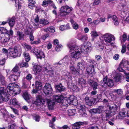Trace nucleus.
Masks as SVG:
<instances>
[{
	"mask_svg": "<svg viewBox=\"0 0 129 129\" xmlns=\"http://www.w3.org/2000/svg\"><path fill=\"white\" fill-rule=\"evenodd\" d=\"M73 8L68 6H62L61 8L60 15L62 16H64L68 15L72 11Z\"/></svg>",
	"mask_w": 129,
	"mask_h": 129,
	"instance_id": "20e7f679",
	"label": "nucleus"
},
{
	"mask_svg": "<svg viewBox=\"0 0 129 129\" xmlns=\"http://www.w3.org/2000/svg\"><path fill=\"white\" fill-rule=\"evenodd\" d=\"M69 68L71 72L73 74L76 76L79 75V70L78 69L76 68L73 65H70L69 66Z\"/></svg>",
	"mask_w": 129,
	"mask_h": 129,
	"instance_id": "a211bd4d",
	"label": "nucleus"
},
{
	"mask_svg": "<svg viewBox=\"0 0 129 129\" xmlns=\"http://www.w3.org/2000/svg\"><path fill=\"white\" fill-rule=\"evenodd\" d=\"M81 50L85 52L88 51L89 49V47L87 45H83L81 47Z\"/></svg>",
	"mask_w": 129,
	"mask_h": 129,
	"instance_id": "de8ad7c7",
	"label": "nucleus"
},
{
	"mask_svg": "<svg viewBox=\"0 0 129 129\" xmlns=\"http://www.w3.org/2000/svg\"><path fill=\"white\" fill-rule=\"evenodd\" d=\"M85 64V61L83 60H82L80 61L78 63L77 66L79 69L82 70L84 68Z\"/></svg>",
	"mask_w": 129,
	"mask_h": 129,
	"instance_id": "bb28decb",
	"label": "nucleus"
},
{
	"mask_svg": "<svg viewBox=\"0 0 129 129\" xmlns=\"http://www.w3.org/2000/svg\"><path fill=\"white\" fill-rule=\"evenodd\" d=\"M113 91L115 93H117L118 94L121 95L123 94V91L122 89H114Z\"/></svg>",
	"mask_w": 129,
	"mask_h": 129,
	"instance_id": "09e8293b",
	"label": "nucleus"
},
{
	"mask_svg": "<svg viewBox=\"0 0 129 129\" xmlns=\"http://www.w3.org/2000/svg\"><path fill=\"white\" fill-rule=\"evenodd\" d=\"M123 67L121 65L120 66V64H119V67L117 68V70L121 72H124L125 71L123 69Z\"/></svg>",
	"mask_w": 129,
	"mask_h": 129,
	"instance_id": "bf43d9fd",
	"label": "nucleus"
},
{
	"mask_svg": "<svg viewBox=\"0 0 129 129\" xmlns=\"http://www.w3.org/2000/svg\"><path fill=\"white\" fill-rule=\"evenodd\" d=\"M72 26L73 28L75 30L77 29L79 27L78 24L76 22L73 24Z\"/></svg>",
	"mask_w": 129,
	"mask_h": 129,
	"instance_id": "e2e57ef3",
	"label": "nucleus"
},
{
	"mask_svg": "<svg viewBox=\"0 0 129 129\" xmlns=\"http://www.w3.org/2000/svg\"><path fill=\"white\" fill-rule=\"evenodd\" d=\"M126 47L125 45H123L122 46V48L121 51V52L122 53H124L126 51Z\"/></svg>",
	"mask_w": 129,
	"mask_h": 129,
	"instance_id": "052dcab7",
	"label": "nucleus"
},
{
	"mask_svg": "<svg viewBox=\"0 0 129 129\" xmlns=\"http://www.w3.org/2000/svg\"><path fill=\"white\" fill-rule=\"evenodd\" d=\"M16 35L17 37L18 38L19 40L24 39L25 35L22 31H18L17 32Z\"/></svg>",
	"mask_w": 129,
	"mask_h": 129,
	"instance_id": "c85d7f7f",
	"label": "nucleus"
},
{
	"mask_svg": "<svg viewBox=\"0 0 129 129\" xmlns=\"http://www.w3.org/2000/svg\"><path fill=\"white\" fill-rule=\"evenodd\" d=\"M10 38V36L7 34L4 37H2L0 36V43L2 44H6L8 42Z\"/></svg>",
	"mask_w": 129,
	"mask_h": 129,
	"instance_id": "2eb2a0df",
	"label": "nucleus"
},
{
	"mask_svg": "<svg viewBox=\"0 0 129 129\" xmlns=\"http://www.w3.org/2000/svg\"><path fill=\"white\" fill-rule=\"evenodd\" d=\"M61 46L62 45H56L55 48V50L57 52L60 51V48L61 47Z\"/></svg>",
	"mask_w": 129,
	"mask_h": 129,
	"instance_id": "680f3d73",
	"label": "nucleus"
},
{
	"mask_svg": "<svg viewBox=\"0 0 129 129\" xmlns=\"http://www.w3.org/2000/svg\"><path fill=\"white\" fill-rule=\"evenodd\" d=\"M70 102L69 101L68 98L67 97L64 98L63 97V99L62 100V101L61 103H62V105L68 107V105H70Z\"/></svg>",
	"mask_w": 129,
	"mask_h": 129,
	"instance_id": "473e14b6",
	"label": "nucleus"
},
{
	"mask_svg": "<svg viewBox=\"0 0 129 129\" xmlns=\"http://www.w3.org/2000/svg\"><path fill=\"white\" fill-rule=\"evenodd\" d=\"M33 78V76L31 74L28 73L26 76L25 79L28 81H30Z\"/></svg>",
	"mask_w": 129,
	"mask_h": 129,
	"instance_id": "3c124183",
	"label": "nucleus"
},
{
	"mask_svg": "<svg viewBox=\"0 0 129 129\" xmlns=\"http://www.w3.org/2000/svg\"><path fill=\"white\" fill-rule=\"evenodd\" d=\"M33 69L35 73H36L40 72L41 71L42 68L41 66L37 64L34 65Z\"/></svg>",
	"mask_w": 129,
	"mask_h": 129,
	"instance_id": "7c9ffc66",
	"label": "nucleus"
},
{
	"mask_svg": "<svg viewBox=\"0 0 129 129\" xmlns=\"http://www.w3.org/2000/svg\"><path fill=\"white\" fill-rule=\"evenodd\" d=\"M98 48L100 51H102L104 49V44H99L98 45Z\"/></svg>",
	"mask_w": 129,
	"mask_h": 129,
	"instance_id": "4d7b16f0",
	"label": "nucleus"
},
{
	"mask_svg": "<svg viewBox=\"0 0 129 129\" xmlns=\"http://www.w3.org/2000/svg\"><path fill=\"white\" fill-rule=\"evenodd\" d=\"M75 109L69 110L68 111V115L70 116H73L75 115L76 113Z\"/></svg>",
	"mask_w": 129,
	"mask_h": 129,
	"instance_id": "c03bdc74",
	"label": "nucleus"
},
{
	"mask_svg": "<svg viewBox=\"0 0 129 129\" xmlns=\"http://www.w3.org/2000/svg\"><path fill=\"white\" fill-rule=\"evenodd\" d=\"M9 97V96L5 92L1 98V102L2 101L5 102L8 101L10 99Z\"/></svg>",
	"mask_w": 129,
	"mask_h": 129,
	"instance_id": "e433bc0d",
	"label": "nucleus"
},
{
	"mask_svg": "<svg viewBox=\"0 0 129 129\" xmlns=\"http://www.w3.org/2000/svg\"><path fill=\"white\" fill-rule=\"evenodd\" d=\"M7 90L10 91H13L15 92V93L18 94L20 93L21 89L20 87L18 85L13 83H10L7 87Z\"/></svg>",
	"mask_w": 129,
	"mask_h": 129,
	"instance_id": "7ed1b4c3",
	"label": "nucleus"
},
{
	"mask_svg": "<svg viewBox=\"0 0 129 129\" xmlns=\"http://www.w3.org/2000/svg\"><path fill=\"white\" fill-rule=\"evenodd\" d=\"M102 114V118L103 120L108 121L109 119L108 118H107V116H106L104 111Z\"/></svg>",
	"mask_w": 129,
	"mask_h": 129,
	"instance_id": "8fccbe9b",
	"label": "nucleus"
},
{
	"mask_svg": "<svg viewBox=\"0 0 129 129\" xmlns=\"http://www.w3.org/2000/svg\"><path fill=\"white\" fill-rule=\"evenodd\" d=\"M70 28L69 23L67 24L66 25H61L60 27V29L62 31L65 30L69 29Z\"/></svg>",
	"mask_w": 129,
	"mask_h": 129,
	"instance_id": "4c0bfd02",
	"label": "nucleus"
},
{
	"mask_svg": "<svg viewBox=\"0 0 129 129\" xmlns=\"http://www.w3.org/2000/svg\"><path fill=\"white\" fill-rule=\"evenodd\" d=\"M68 98L69 101L70 102V104L75 106L77 105L78 102L77 100L75 98L74 96L73 95H69L67 97Z\"/></svg>",
	"mask_w": 129,
	"mask_h": 129,
	"instance_id": "f3484780",
	"label": "nucleus"
},
{
	"mask_svg": "<svg viewBox=\"0 0 129 129\" xmlns=\"http://www.w3.org/2000/svg\"><path fill=\"white\" fill-rule=\"evenodd\" d=\"M22 95L24 99L26 101L30 99V95L27 92H23Z\"/></svg>",
	"mask_w": 129,
	"mask_h": 129,
	"instance_id": "ea45409f",
	"label": "nucleus"
},
{
	"mask_svg": "<svg viewBox=\"0 0 129 129\" xmlns=\"http://www.w3.org/2000/svg\"><path fill=\"white\" fill-rule=\"evenodd\" d=\"M24 33L26 35H29L32 34H33V33L32 30H29L27 29L24 30Z\"/></svg>",
	"mask_w": 129,
	"mask_h": 129,
	"instance_id": "603ef678",
	"label": "nucleus"
},
{
	"mask_svg": "<svg viewBox=\"0 0 129 129\" xmlns=\"http://www.w3.org/2000/svg\"><path fill=\"white\" fill-rule=\"evenodd\" d=\"M17 78V76L16 75H14L11 76L10 77V80L12 82L14 83L16 81V79Z\"/></svg>",
	"mask_w": 129,
	"mask_h": 129,
	"instance_id": "a19ab883",
	"label": "nucleus"
},
{
	"mask_svg": "<svg viewBox=\"0 0 129 129\" xmlns=\"http://www.w3.org/2000/svg\"><path fill=\"white\" fill-rule=\"evenodd\" d=\"M39 23L40 24H42L44 26L48 24L49 22L47 20L43 18L40 19Z\"/></svg>",
	"mask_w": 129,
	"mask_h": 129,
	"instance_id": "37998d69",
	"label": "nucleus"
},
{
	"mask_svg": "<svg viewBox=\"0 0 129 129\" xmlns=\"http://www.w3.org/2000/svg\"><path fill=\"white\" fill-rule=\"evenodd\" d=\"M27 62L26 61L25 62H21L19 63L18 64L19 66L21 68L23 67L27 68L28 66V64Z\"/></svg>",
	"mask_w": 129,
	"mask_h": 129,
	"instance_id": "a18cd8bd",
	"label": "nucleus"
},
{
	"mask_svg": "<svg viewBox=\"0 0 129 129\" xmlns=\"http://www.w3.org/2000/svg\"><path fill=\"white\" fill-rule=\"evenodd\" d=\"M127 36L126 34H124L122 35V40L124 42H125L126 40Z\"/></svg>",
	"mask_w": 129,
	"mask_h": 129,
	"instance_id": "69168bd1",
	"label": "nucleus"
},
{
	"mask_svg": "<svg viewBox=\"0 0 129 129\" xmlns=\"http://www.w3.org/2000/svg\"><path fill=\"white\" fill-rule=\"evenodd\" d=\"M19 47L20 46H15L14 48L9 49V56L13 58L20 56L21 54L22 50Z\"/></svg>",
	"mask_w": 129,
	"mask_h": 129,
	"instance_id": "f03ea898",
	"label": "nucleus"
},
{
	"mask_svg": "<svg viewBox=\"0 0 129 129\" xmlns=\"http://www.w3.org/2000/svg\"><path fill=\"white\" fill-rule=\"evenodd\" d=\"M119 115L120 116L124 117L126 116V115L125 112H119Z\"/></svg>",
	"mask_w": 129,
	"mask_h": 129,
	"instance_id": "338daca9",
	"label": "nucleus"
},
{
	"mask_svg": "<svg viewBox=\"0 0 129 129\" xmlns=\"http://www.w3.org/2000/svg\"><path fill=\"white\" fill-rule=\"evenodd\" d=\"M71 56L73 58H74L76 59H78L80 57L81 53L78 51L75 52L72 51Z\"/></svg>",
	"mask_w": 129,
	"mask_h": 129,
	"instance_id": "393cba45",
	"label": "nucleus"
},
{
	"mask_svg": "<svg viewBox=\"0 0 129 129\" xmlns=\"http://www.w3.org/2000/svg\"><path fill=\"white\" fill-rule=\"evenodd\" d=\"M16 19V18L14 16H13L11 18H8L7 20L8 22L10 27L11 29H12V28L14 25Z\"/></svg>",
	"mask_w": 129,
	"mask_h": 129,
	"instance_id": "aec40b11",
	"label": "nucleus"
},
{
	"mask_svg": "<svg viewBox=\"0 0 129 129\" xmlns=\"http://www.w3.org/2000/svg\"><path fill=\"white\" fill-rule=\"evenodd\" d=\"M36 99L35 101H32V103L36 105V106H40L45 104V100L43 99L42 96L40 95H37Z\"/></svg>",
	"mask_w": 129,
	"mask_h": 129,
	"instance_id": "39448f33",
	"label": "nucleus"
},
{
	"mask_svg": "<svg viewBox=\"0 0 129 129\" xmlns=\"http://www.w3.org/2000/svg\"><path fill=\"white\" fill-rule=\"evenodd\" d=\"M42 5V6L45 7L47 6L48 5L47 1L45 0L43 1Z\"/></svg>",
	"mask_w": 129,
	"mask_h": 129,
	"instance_id": "774afa93",
	"label": "nucleus"
},
{
	"mask_svg": "<svg viewBox=\"0 0 129 129\" xmlns=\"http://www.w3.org/2000/svg\"><path fill=\"white\" fill-rule=\"evenodd\" d=\"M23 55L25 59V60L27 62L29 61L30 59V56L29 53L26 51L24 52L23 53Z\"/></svg>",
	"mask_w": 129,
	"mask_h": 129,
	"instance_id": "c9c22d12",
	"label": "nucleus"
},
{
	"mask_svg": "<svg viewBox=\"0 0 129 129\" xmlns=\"http://www.w3.org/2000/svg\"><path fill=\"white\" fill-rule=\"evenodd\" d=\"M84 124V122H77L72 125V127L73 129H79L80 126L83 125Z\"/></svg>",
	"mask_w": 129,
	"mask_h": 129,
	"instance_id": "412c9836",
	"label": "nucleus"
},
{
	"mask_svg": "<svg viewBox=\"0 0 129 129\" xmlns=\"http://www.w3.org/2000/svg\"><path fill=\"white\" fill-rule=\"evenodd\" d=\"M23 46L26 49L27 51L30 50L31 52L35 53V50L34 49H32V47L30 45L25 43L24 44Z\"/></svg>",
	"mask_w": 129,
	"mask_h": 129,
	"instance_id": "72a5a7b5",
	"label": "nucleus"
},
{
	"mask_svg": "<svg viewBox=\"0 0 129 129\" xmlns=\"http://www.w3.org/2000/svg\"><path fill=\"white\" fill-rule=\"evenodd\" d=\"M77 36L79 40H81L83 42L87 41L88 38L86 35H82L81 34H78Z\"/></svg>",
	"mask_w": 129,
	"mask_h": 129,
	"instance_id": "cd10ccee",
	"label": "nucleus"
},
{
	"mask_svg": "<svg viewBox=\"0 0 129 129\" xmlns=\"http://www.w3.org/2000/svg\"><path fill=\"white\" fill-rule=\"evenodd\" d=\"M67 46L70 50H72V52L73 51H72L74 52H77V51H79V50H78V47L75 45L69 44L67 45Z\"/></svg>",
	"mask_w": 129,
	"mask_h": 129,
	"instance_id": "a878e982",
	"label": "nucleus"
},
{
	"mask_svg": "<svg viewBox=\"0 0 129 129\" xmlns=\"http://www.w3.org/2000/svg\"><path fill=\"white\" fill-rule=\"evenodd\" d=\"M87 128V129H99V128L96 124H91Z\"/></svg>",
	"mask_w": 129,
	"mask_h": 129,
	"instance_id": "5fc2aeb1",
	"label": "nucleus"
},
{
	"mask_svg": "<svg viewBox=\"0 0 129 129\" xmlns=\"http://www.w3.org/2000/svg\"><path fill=\"white\" fill-rule=\"evenodd\" d=\"M63 97L62 95H55L53 96V100L56 103H60L63 100Z\"/></svg>",
	"mask_w": 129,
	"mask_h": 129,
	"instance_id": "dca6fc26",
	"label": "nucleus"
},
{
	"mask_svg": "<svg viewBox=\"0 0 129 129\" xmlns=\"http://www.w3.org/2000/svg\"><path fill=\"white\" fill-rule=\"evenodd\" d=\"M43 90L44 93L46 94H51L53 91V89L51 85L49 83H46L44 86Z\"/></svg>",
	"mask_w": 129,
	"mask_h": 129,
	"instance_id": "423d86ee",
	"label": "nucleus"
},
{
	"mask_svg": "<svg viewBox=\"0 0 129 129\" xmlns=\"http://www.w3.org/2000/svg\"><path fill=\"white\" fill-rule=\"evenodd\" d=\"M19 70V67L17 66H16L12 69V71L13 72H17Z\"/></svg>",
	"mask_w": 129,
	"mask_h": 129,
	"instance_id": "13d9d810",
	"label": "nucleus"
},
{
	"mask_svg": "<svg viewBox=\"0 0 129 129\" xmlns=\"http://www.w3.org/2000/svg\"><path fill=\"white\" fill-rule=\"evenodd\" d=\"M103 82L104 83L105 85L106 84L110 87H112L114 85L113 80L109 79L108 81V78L107 76H106L103 78Z\"/></svg>",
	"mask_w": 129,
	"mask_h": 129,
	"instance_id": "9b49d317",
	"label": "nucleus"
},
{
	"mask_svg": "<svg viewBox=\"0 0 129 129\" xmlns=\"http://www.w3.org/2000/svg\"><path fill=\"white\" fill-rule=\"evenodd\" d=\"M55 88L57 92H60L64 91L66 89L65 87L61 83L56 85Z\"/></svg>",
	"mask_w": 129,
	"mask_h": 129,
	"instance_id": "b1692460",
	"label": "nucleus"
},
{
	"mask_svg": "<svg viewBox=\"0 0 129 129\" xmlns=\"http://www.w3.org/2000/svg\"><path fill=\"white\" fill-rule=\"evenodd\" d=\"M109 110L111 113H113L112 114H114V113L117 111V109L118 106L116 105H114L112 106H109Z\"/></svg>",
	"mask_w": 129,
	"mask_h": 129,
	"instance_id": "4be33fe9",
	"label": "nucleus"
},
{
	"mask_svg": "<svg viewBox=\"0 0 129 129\" xmlns=\"http://www.w3.org/2000/svg\"><path fill=\"white\" fill-rule=\"evenodd\" d=\"M88 62L89 63L87 65L86 68V74L87 77H91L95 74L94 66L97 64V63L94 60L91 59L89 60Z\"/></svg>",
	"mask_w": 129,
	"mask_h": 129,
	"instance_id": "f257e3e1",
	"label": "nucleus"
},
{
	"mask_svg": "<svg viewBox=\"0 0 129 129\" xmlns=\"http://www.w3.org/2000/svg\"><path fill=\"white\" fill-rule=\"evenodd\" d=\"M0 81L3 85L5 84V78L1 74H0Z\"/></svg>",
	"mask_w": 129,
	"mask_h": 129,
	"instance_id": "6e6d98bb",
	"label": "nucleus"
},
{
	"mask_svg": "<svg viewBox=\"0 0 129 129\" xmlns=\"http://www.w3.org/2000/svg\"><path fill=\"white\" fill-rule=\"evenodd\" d=\"M9 104L14 105H18L19 103L16 99H11L9 101Z\"/></svg>",
	"mask_w": 129,
	"mask_h": 129,
	"instance_id": "58836bf2",
	"label": "nucleus"
},
{
	"mask_svg": "<svg viewBox=\"0 0 129 129\" xmlns=\"http://www.w3.org/2000/svg\"><path fill=\"white\" fill-rule=\"evenodd\" d=\"M87 82L91 87L94 90H95L98 89L99 84L96 82L90 79L88 80Z\"/></svg>",
	"mask_w": 129,
	"mask_h": 129,
	"instance_id": "ddd939ff",
	"label": "nucleus"
},
{
	"mask_svg": "<svg viewBox=\"0 0 129 129\" xmlns=\"http://www.w3.org/2000/svg\"><path fill=\"white\" fill-rule=\"evenodd\" d=\"M80 110L79 115L81 117H86L87 116V114L86 112V108L84 105H80L79 106Z\"/></svg>",
	"mask_w": 129,
	"mask_h": 129,
	"instance_id": "4468645a",
	"label": "nucleus"
},
{
	"mask_svg": "<svg viewBox=\"0 0 129 129\" xmlns=\"http://www.w3.org/2000/svg\"><path fill=\"white\" fill-rule=\"evenodd\" d=\"M104 112L106 116H107V118H108L109 119L110 116L111 115V113L109 111V110H107L105 111H104Z\"/></svg>",
	"mask_w": 129,
	"mask_h": 129,
	"instance_id": "864d4df0",
	"label": "nucleus"
},
{
	"mask_svg": "<svg viewBox=\"0 0 129 129\" xmlns=\"http://www.w3.org/2000/svg\"><path fill=\"white\" fill-rule=\"evenodd\" d=\"M49 32L53 33L55 31V28L53 26L49 27Z\"/></svg>",
	"mask_w": 129,
	"mask_h": 129,
	"instance_id": "0e129e2a",
	"label": "nucleus"
},
{
	"mask_svg": "<svg viewBox=\"0 0 129 129\" xmlns=\"http://www.w3.org/2000/svg\"><path fill=\"white\" fill-rule=\"evenodd\" d=\"M46 102L49 110H52L53 108V106L55 104V102L51 101L50 99H46Z\"/></svg>",
	"mask_w": 129,
	"mask_h": 129,
	"instance_id": "5701e85b",
	"label": "nucleus"
},
{
	"mask_svg": "<svg viewBox=\"0 0 129 129\" xmlns=\"http://www.w3.org/2000/svg\"><path fill=\"white\" fill-rule=\"evenodd\" d=\"M44 71L46 72L47 74L50 77H52L54 75V71L53 69L50 66H49L47 67H44Z\"/></svg>",
	"mask_w": 129,
	"mask_h": 129,
	"instance_id": "0eeeda50",
	"label": "nucleus"
},
{
	"mask_svg": "<svg viewBox=\"0 0 129 129\" xmlns=\"http://www.w3.org/2000/svg\"><path fill=\"white\" fill-rule=\"evenodd\" d=\"M13 33V31L12 29H10L9 31L6 28L4 27H0V36L1 34H4V36L6 35L7 34V35H9L10 36H12Z\"/></svg>",
	"mask_w": 129,
	"mask_h": 129,
	"instance_id": "6e6552de",
	"label": "nucleus"
},
{
	"mask_svg": "<svg viewBox=\"0 0 129 129\" xmlns=\"http://www.w3.org/2000/svg\"><path fill=\"white\" fill-rule=\"evenodd\" d=\"M102 38L104 39L105 42L107 43H111V42L112 40L113 37L107 34H106L103 36Z\"/></svg>",
	"mask_w": 129,
	"mask_h": 129,
	"instance_id": "6ab92c4d",
	"label": "nucleus"
},
{
	"mask_svg": "<svg viewBox=\"0 0 129 129\" xmlns=\"http://www.w3.org/2000/svg\"><path fill=\"white\" fill-rule=\"evenodd\" d=\"M86 82L85 80L82 78H80L78 79V84L80 86V88L85 86Z\"/></svg>",
	"mask_w": 129,
	"mask_h": 129,
	"instance_id": "2f4dec72",
	"label": "nucleus"
},
{
	"mask_svg": "<svg viewBox=\"0 0 129 129\" xmlns=\"http://www.w3.org/2000/svg\"><path fill=\"white\" fill-rule=\"evenodd\" d=\"M42 87L41 82L39 81H36L35 83V86L34 87L33 90V92L35 93H37L38 91L41 89Z\"/></svg>",
	"mask_w": 129,
	"mask_h": 129,
	"instance_id": "1a4fd4ad",
	"label": "nucleus"
},
{
	"mask_svg": "<svg viewBox=\"0 0 129 129\" xmlns=\"http://www.w3.org/2000/svg\"><path fill=\"white\" fill-rule=\"evenodd\" d=\"M35 53L36 55L37 58L42 59V58L45 57V55L44 53L42 51H35Z\"/></svg>",
	"mask_w": 129,
	"mask_h": 129,
	"instance_id": "c756f323",
	"label": "nucleus"
},
{
	"mask_svg": "<svg viewBox=\"0 0 129 129\" xmlns=\"http://www.w3.org/2000/svg\"><path fill=\"white\" fill-rule=\"evenodd\" d=\"M104 106H99L98 108L92 109L90 111L91 113L100 114L102 113L104 111Z\"/></svg>",
	"mask_w": 129,
	"mask_h": 129,
	"instance_id": "f8f14e48",
	"label": "nucleus"
},
{
	"mask_svg": "<svg viewBox=\"0 0 129 129\" xmlns=\"http://www.w3.org/2000/svg\"><path fill=\"white\" fill-rule=\"evenodd\" d=\"M84 95H86V96H85V97L84 99L86 104L89 107H91L96 104L94 101L93 100V99L92 100L89 99L86 94Z\"/></svg>",
	"mask_w": 129,
	"mask_h": 129,
	"instance_id": "9d476101",
	"label": "nucleus"
},
{
	"mask_svg": "<svg viewBox=\"0 0 129 129\" xmlns=\"http://www.w3.org/2000/svg\"><path fill=\"white\" fill-rule=\"evenodd\" d=\"M120 65H122L123 67H125L127 65H129V62L125 59H122L120 63Z\"/></svg>",
	"mask_w": 129,
	"mask_h": 129,
	"instance_id": "79ce46f5",
	"label": "nucleus"
},
{
	"mask_svg": "<svg viewBox=\"0 0 129 129\" xmlns=\"http://www.w3.org/2000/svg\"><path fill=\"white\" fill-rule=\"evenodd\" d=\"M96 98H93V100L94 101L95 103L97 102H101L102 101V94H98L96 95Z\"/></svg>",
	"mask_w": 129,
	"mask_h": 129,
	"instance_id": "f704fd0d",
	"label": "nucleus"
},
{
	"mask_svg": "<svg viewBox=\"0 0 129 129\" xmlns=\"http://www.w3.org/2000/svg\"><path fill=\"white\" fill-rule=\"evenodd\" d=\"M16 7H18V9H19L21 8V0H15Z\"/></svg>",
	"mask_w": 129,
	"mask_h": 129,
	"instance_id": "49530a36",
	"label": "nucleus"
}]
</instances>
